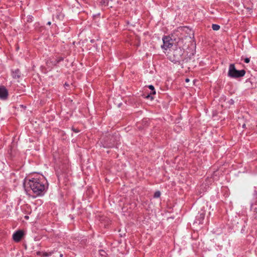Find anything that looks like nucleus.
<instances>
[{
  "mask_svg": "<svg viewBox=\"0 0 257 257\" xmlns=\"http://www.w3.org/2000/svg\"><path fill=\"white\" fill-rule=\"evenodd\" d=\"M23 184L26 191L30 189L36 196L43 194L48 186L46 180L43 176L41 178H32L29 180L25 179Z\"/></svg>",
  "mask_w": 257,
  "mask_h": 257,
  "instance_id": "1",
  "label": "nucleus"
},
{
  "mask_svg": "<svg viewBox=\"0 0 257 257\" xmlns=\"http://www.w3.org/2000/svg\"><path fill=\"white\" fill-rule=\"evenodd\" d=\"M184 50L181 48L171 50L168 52V56L169 60L174 63H180L183 60V54Z\"/></svg>",
  "mask_w": 257,
  "mask_h": 257,
  "instance_id": "2",
  "label": "nucleus"
},
{
  "mask_svg": "<svg viewBox=\"0 0 257 257\" xmlns=\"http://www.w3.org/2000/svg\"><path fill=\"white\" fill-rule=\"evenodd\" d=\"M245 71L244 70H237L235 69L233 64H231L229 67L228 72V76L232 78H238L245 75Z\"/></svg>",
  "mask_w": 257,
  "mask_h": 257,
  "instance_id": "3",
  "label": "nucleus"
},
{
  "mask_svg": "<svg viewBox=\"0 0 257 257\" xmlns=\"http://www.w3.org/2000/svg\"><path fill=\"white\" fill-rule=\"evenodd\" d=\"M163 45L161 47L165 50H167L173 46V41L170 37H164L163 38Z\"/></svg>",
  "mask_w": 257,
  "mask_h": 257,
  "instance_id": "4",
  "label": "nucleus"
},
{
  "mask_svg": "<svg viewBox=\"0 0 257 257\" xmlns=\"http://www.w3.org/2000/svg\"><path fill=\"white\" fill-rule=\"evenodd\" d=\"M23 235V233L22 231H18L13 234V239L16 242H19L22 238Z\"/></svg>",
  "mask_w": 257,
  "mask_h": 257,
  "instance_id": "5",
  "label": "nucleus"
},
{
  "mask_svg": "<svg viewBox=\"0 0 257 257\" xmlns=\"http://www.w3.org/2000/svg\"><path fill=\"white\" fill-rule=\"evenodd\" d=\"M8 95L7 90L4 87H0V98L2 99H5Z\"/></svg>",
  "mask_w": 257,
  "mask_h": 257,
  "instance_id": "6",
  "label": "nucleus"
},
{
  "mask_svg": "<svg viewBox=\"0 0 257 257\" xmlns=\"http://www.w3.org/2000/svg\"><path fill=\"white\" fill-rule=\"evenodd\" d=\"M21 76V73L19 69L16 70L15 71H13L12 72V77L14 78L17 79L19 78Z\"/></svg>",
  "mask_w": 257,
  "mask_h": 257,
  "instance_id": "7",
  "label": "nucleus"
},
{
  "mask_svg": "<svg viewBox=\"0 0 257 257\" xmlns=\"http://www.w3.org/2000/svg\"><path fill=\"white\" fill-rule=\"evenodd\" d=\"M53 253V251L51 252H38L37 254L43 257H47L51 255Z\"/></svg>",
  "mask_w": 257,
  "mask_h": 257,
  "instance_id": "8",
  "label": "nucleus"
},
{
  "mask_svg": "<svg viewBox=\"0 0 257 257\" xmlns=\"http://www.w3.org/2000/svg\"><path fill=\"white\" fill-rule=\"evenodd\" d=\"M212 28L214 31H217L219 29L220 26L218 25L213 24L212 26Z\"/></svg>",
  "mask_w": 257,
  "mask_h": 257,
  "instance_id": "9",
  "label": "nucleus"
},
{
  "mask_svg": "<svg viewBox=\"0 0 257 257\" xmlns=\"http://www.w3.org/2000/svg\"><path fill=\"white\" fill-rule=\"evenodd\" d=\"M155 94H156V91L155 90H153V91H152V92H151L150 94L148 95L146 97L148 98H150L151 99H153V97L151 96L150 95H152V94L154 95Z\"/></svg>",
  "mask_w": 257,
  "mask_h": 257,
  "instance_id": "10",
  "label": "nucleus"
},
{
  "mask_svg": "<svg viewBox=\"0 0 257 257\" xmlns=\"http://www.w3.org/2000/svg\"><path fill=\"white\" fill-rule=\"evenodd\" d=\"M160 195H161L160 192V191H157V192H156L155 193L154 196L155 198H158V197H159L160 196Z\"/></svg>",
  "mask_w": 257,
  "mask_h": 257,
  "instance_id": "11",
  "label": "nucleus"
},
{
  "mask_svg": "<svg viewBox=\"0 0 257 257\" xmlns=\"http://www.w3.org/2000/svg\"><path fill=\"white\" fill-rule=\"evenodd\" d=\"M200 217L201 220H203L204 218L205 214L204 213H201L200 215Z\"/></svg>",
  "mask_w": 257,
  "mask_h": 257,
  "instance_id": "12",
  "label": "nucleus"
},
{
  "mask_svg": "<svg viewBox=\"0 0 257 257\" xmlns=\"http://www.w3.org/2000/svg\"><path fill=\"white\" fill-rule=\"evenodd\" d=\"M148 87L152 91L155 90L154 87L152 85H149Z\"/></svg>",
  "mask_w": 257,
  "mask_h": 257,
  "instance_id": "13",
  "label": "nucleus"
},
{
  "mask_svg": "<svg viewBox=\"0 0 257 257\" xmlns=\"http://www.w3.org/2000/svg\"><path fill=\"white\" fill-rule=\"evenodd\" d=\"M250 61V60H249V58H246L244 59V62L246 63H249Z\"/></svg>",
  "mask_w": 257,
  "mask_h": 257,
  "instance_id": "14",
  "label": "nucleus"
},
{
  "mask_svg": "<svg viewBox=\"0 0 257 257\" xmlns=\"http://www.w3.org/2000/svg\"><path fill=\"white\" fill-rule=\"evenodd\" d=\"M72 130H73V131H74L76 133H78L79 132V130H78L77 129H75V128H73Z\"/></svg>",
  "mask_w": 257,
  "mask_h": 257,
  "instance_id": "15",
  "label": "nucleus"
},
{
  "mask_svg": "<svg viewBox=\"0 0 257 257\" xmlns=\"http://www.w3.org/2000/svg\"><path fill=\"white\" fill-rule=\"evenodd\" d=\"M255 217L257 218V208L255 209Z\"/></svg>",
  "mask_w": 257,
  "mask_h": 257,
  "instance_id": "16",
  "label": "nucleus"
},
{
  "mask_svg": "<svg viewBox=\"0 0 257 257\" xmlns=\"http://www.w3.org/2000/svg\"><path fill=\"white\" fill-rule=\"evenodd\" d=\"M189 81H190V80H189V78H186V79H185V81H186V82H189Z\"/></svg>",
  "mask_w": 257,
  "mask_h": 257,
  "instance_id": "17",
  "label": "nucleus"
},
{
  "mask_svg": "<svg viewBox=\"0 0 257 257\" xmlns=\"http://www.w3.org/2000/svg\"><path fill=\"white\" fill-rule=\"evenodd\" d=\"M47 24L49 25H51V22H48Z\"/></svg>",
  "mask_w": 257,
  "mask_h": 257,
  "instance_id": "18",
  "label": "nucleus"
},
{
  "mask_svg": "<svg viewBox=\"0 0 257 257\" xmlns=\"http://www.w3.org/2000/svg\"><path fill=\"white\" fill-rule=\"evenodd\" d=\"M60 257H62V256H63V254H61L60 255Z\"/></svg>",
  "mask_w": 257,
  "mask_h": 257,
  "instance_id": "19",
  "label": "nucleus"
},
{
  "mask_svg": "<svg viewBox=\"0 0 257 257\" xmlns=\"http://www.w3.org/2000/svg\"><path fill=\"white\" fill-rule=\"evenodd\" d=\"M245 124H243V125H242V127H244L245 126Z\"/></svg>",
  "mask_w": 257,
  "mask_h": 257,
  "instance_id": "20",
  "label": "nucleus"
},
{
  "mask_svg": "<svg viewBox=\"0 0 257 257\" xmlns=\"http://www.w3.org/2000/svg\"><path fill=\"white\" fill-rule=\"evenodd\" d=\"M25 218H28V216H25Z\"/></svg>",
  "mask_w": 257,
  "mask_h": 257,
  "instance_id": "21",
  "label": "nucleus"
}]
</instances>
